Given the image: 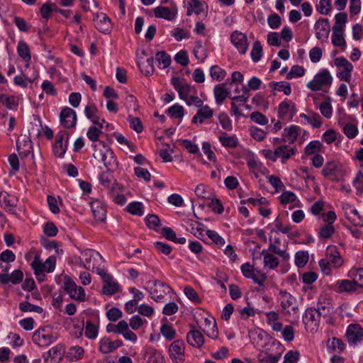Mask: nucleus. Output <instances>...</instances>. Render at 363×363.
I'll return each instance as SVG.
<instances>
[{"mask_svg": "<svg viewBox=\"0 0 363 363\" xmlns=\"http://www.w3.org/2000/svg\"><path fill=\"white\" fill-rule=\"evenodd\" d=\"M350 277L355 284L357 289L359 290L363 288V269H352L350 273Z\"/></svg>", "mask_w": 363, "mask_h": 363, "instance_id": "obj_51", "label": "nucleus"}, {"mask_svg": "<svg viewBox=\"0 0 363 363\" xmlns=\"http://www.w3.org/2000/svg\"><path fill=\"white\" fill-rule=\"evenodd\" d=\"M342 210L345 218L354 225L362 226L363 225V220L361 216L353 206L348 203H343L342 204Z\"/></svg>", "mask_w": 363, "mask_h": 363, "instance_id": "obj_19", "label": "nucleus"}, {"mask_svg": "<svg viewBox=\"0 0 363 363\" xmlns=\"http://www.w3.org/2000/svg\"><path fill=\"white\" fill-rule=\"evenodd\" d=\"M335 66L343 68V71L337 73V77L340 80L350 82L351 78V72L353 69L352 65L343 57H337L335 60Z\"/></svg>", "mask_w": 363, "mask_h": 363, "instance_id": "obj_22", "label": "nucleus"}, {"mask_svg": "<svg viewBox=\"0 0 363 363\" xmlns=\"http://www.w3.org/2000/svg\"><path fill=\"white\" fill-rule=\"evenodd\" d=\"M262 155L272 162L280 160L281 163L284 164L296 154V148L287 145L277 147L274 150L264 149L262 150Z\"/></svg>", "mask_w": 363, "mask_h": 363, "instance_id": "obj_4", "label": "nucleus"}, {"mask_svg": "<svg viewBox=\"0 0 363 363\" xmlns=\"http://www.w3.org/2000/svg\"><path fill=\"white\" fill-rule=\"evenodd\" d=\"M145 357L148 363H165L162 354L154 348L147 349L145 352Z\"/></svg>", "mask_w": 363, "mask_h": 363, "instance_id": "obj_39", "label": "nucleus"}, {"mask_svg": "<svg viewBox=\"0 0 363 363\" xmlns=\"http://www.w3.org/2000/svg\"><path fill=\"white\" fill-rule=\"evenodd\" d=\"M126 209L132 215L141 216L144 213L143 203L138 201L130 203L127 206Z\"/></svg>", "mask_w": 363, "mask_h": 363, "instance_id": "obj_59", "label": "nucleus"}, {"mask_svg": "<svg viewBox=\"0 0 363 363\" xmlns=\"http://www.w3.org/2000/svg\"><path fill=\"white\" fill-rule=\"evenodd\" d=\"M58 339V335L50 326H43L36 330L32 337L34 344L39 347H47Z\"/></svg>", "mask_w": 363, "mask_h": 363, "instance_id": "obj_5", "label": "nucleus"}, {"mask_svg": "<svg viewBox=\"0 0 363 363\" xmlns=\"http://www.w3.org/2000/svg\"><path fill=\"white\" fill-rule=\"evenodd\" d=\"M337 123L340 126L342 127V131L348 138L352 139L357 136L358 128L356 125L352 123H345L342 118H340Z\"/></svg>", "mask_w": 363, "mask_h": 363, "instance_id": "obj_36", "label": "nucleus"}, {"mask_svg": "<svg viewBox=\"0 0 363 363\" xmlns=\"http://www.w3.org/2000/svg\"><path fill=\"white\" fill-rule=\"evenodd\" d=\"M91 147L94 150L93 157L101 162L109 171H113L117 167V161L113 152L103 141H96L92 143Z\"/></svg>", "mask_w": 363, "mask_h": 363, "instance_id": "obj_1", "label": "nucleus"}, {"mask_svg": "<svg viewBox=\"0 0 363 363\" xmlns=\"http://www.w3.org/2000/svg\"><path fill=\"white\" fill-rule=\"evenodd\" d=\"M101 255L94 250L86 249L81 253V261L84 268L94 269L99 259H101Z\"/></svg>", "mask_w": 363, "mask_h": 363, "instance_id": "obj_18", "label": "nucleus"}, {"mask_svg": "<svg viewBox=\"0 0 363 363\" xmlns=\"http://www.w3.org/2000/svg\"><path fill=\"white\" fill-rule=\"evenodd\" d=\"M106 330L108 333H113L123 335L126 331L129 330V324L126 320H121L117 324L108 325Z\"/></svg>", "mask_w": 363, "mask_h": 363, "instance_id": "obj_41", "label": "nucleus"}, {"mask_svg": "<svg viewBox=\"0 0 363 363\" xmlns=\"http://www.w3.org/2000/svg\"><path fill=\"white\" fill-rule=\"evenodd\" d=\"M280 303L282 310L289 314H295L298 312L296 298L288 292H280Z\"/></svg>", "mask_w": 363, "mask_h": 363, "instance_id": "obj_15", "label": "nucleus"}, {"mask_svg": "<svg viewBox=\"0 0 363 363\" xmlns=\"http://www.w3.org/2000/svg\"><path fill=\"white\" fill-rule=\"evenodd\" d=\"M188 230L196 238H201L205 231L204 225L194 220H190L188 223Z\"/></svg>", "mask_w": 363, "mask_h": 363, "instance_id": "obj_52", "label": "nucleus"}, {"mask_svg": "<svg viewBox=\"0 0 363 363\" xmlns=\"http://www.w3.org/2000/svg\"><path fill=\"white\" fill-rule=\"evenodd\" d=\"M124 104L125 106L127 111L128 112H136L137 111H138L139 106L138 100L132 94H128L126 96Z\"/></svg>", "mask_w": 363, "mask_h": 363, "instance_id": "obj_57", "label": "nucleus"}, {"mask_svg": "<svg viewBox=\"0 0 363 363\" xmlns=\"http://www.w3.org/2000/svg\"><path fill=\"white\" fill-rule=\"evenodd\" d=\"M201 328L208 337L213 340L218 337L219 333L217 324L213 316L206 314L203 317V323H202Z\"/></svg>", "mask_w": 363, "mask_h": 363, "instance_id": "obj_21", "label": "nucleus"}, {"mask_svg": "<svg viewBox=\"0 0 363 363\" xmlns=\"http://www.w3.org/2000/svg\"><path fill=\"white\" fill-rule=\"evenodd\" d=\"M185 343L180 340L173 341L169 346L167 352L174 363H183L185 360Z\"/></svg>", "mask_w": 363, "mask_h": 363, "instance_id": "obj_8", "label": "nucleus"}, {"mask_svg": "<svg viewBox=\"0 0 363 363\" xmlns=\"http://www.w3.org/2000/svg\"><path fill=\"white\" fill-rule=\"evenodd\" d=\"M174 152L173 148L169 144H162L160 151V155L163 162H169L172 161V154Z\"/></svg>", "mask_w": 363, "mask_h": 363, "instance_id": "obj_60", "label": "nucleus"}, {"mask_svg": "<svg viewBox=\"0 0 363 363\" xmlns=\"http://www.w3.org/2000/svg\"><path fill=\"white\" fill-rule=\"evenodd\" d=\"M65 290L67 292L71 298L79 302L86 301L84 289L69 279L65 281Z\"/></svg>", "mask_w": 363, "mask_h": 363, "instance_id": "obj_14", "label": "nucleus"}, {"mask_svg": "<svg viewBox=\"0 0 363 363\" xmlns=\"http://www.w3.org/2000/svg\"><path fill=\"white\" fill-rule=\"evenodd\" d=\"M300 128L296 125H291L288 128H285L283 133V138L285 141L293 143L297 139Z\"/></svg>", "mask_w": 363, "mask_h": 363, "instance_id": "obj_47", "label": "nucleus"}, {"mask_svg": "<svg viewBox=\"0 0 363 363\" xmlns=\"http://www.w3.org/2000/svg\"><path fill=\"white\" fill-rule=\"evenodd\" d=\"M155 59L158 62L160 68H167L171 64V57L166 52L159 51L155 55Z\"/></svg>", "mask_w": 363, "mask_h": 363, "instance_id": "obj_54", "label": "nucleus"}, {"mask_svg": "<svg viewBox=\"0 0 363 363\" xmlns=\"http://www.w3.org/2000/svg\"><path fill=\"white\" fill-rule=\"evenodd\" d=\"M332 43L335 46H345L346 42L343 37V28H339L337 26H333Z\"/></svg>", "mask_w": 363, "mask_h": 363, "instance_id": "obj_43", "label": "nucleus"}, {"mask_svg": "<svg viewBox=\"0 0 363 363\" xmlns=\"http://www.w3.org/2000/svg\"><path fill=\"white\" fill-rule=\"evenodd\" d=\"M241 271L244 277L252 279L255 282L262 284L266 280L264 274L255 270L250 263H245L241 266Z\"/></svg>", "mask_w": 363, "mask_h": 363, "instance_id": "obj_23", "label": "nucleus"}, {"mask_svg": "<svg viewBox=\"0 0 363 363\" xmlns=\"http://www.w3.org/2000/svg\"><path fill=\"white\" fill-rule=\"evenodd\" d=\"M345 335L349 344L355 345L363 340V328L359 324H350Z\"/></svg>", "mask_w": 363, "mask_h": 363, "instance_id": "obj_17", "label": "nucleus"}, {"mask_svg": "<svg viewBox=\"0 0 363 363\" xmlns=\"http://www.w3.org/2000/svg\"><path fill=\"white\" fill-rule=\"evenodd\" d=\"M323 177L332 182L342 181L346 175V172L342 164L334 161H328L321 170Z\"/></svg>", "mask_w": 363, "mask_h": 363, "instance_id": "obj_6", "label": "nucleus"}, {"mask_svg": "<svg viewBox=\"0 0 363 363\" xmlns=\"http://www.w3.org/2000/svg\"><path fill=\"white\" fill-rule=\"evenodd\" d=\"M96 28L101 33H108L111 32V23L110 18L104 13H97L94 17Z\"/></svg>", "mask_w": 363, "mask_h": 363, "instance_id": "obj_26", "label": "nucleus"}, {"mask_svg": "<svg viewBox=\"0 0 363 363\" xmlns=\"http://www.w3.org/2000/svg\"><path fill=\"white\" fill-rule=\"evenodd\" d=\"M282 205L293 203L297 200L296 194L291 191H285L279 197Z\"/></svg>", "mask_w": 363, "mask_h": 363, "instance_id": "obj_64", "label": "nucleus"}, {"mask_svg": "<svg viewBox=\"0 0 363 363\" xmlns=\"http://www.w3.org/2000/svg\"><path fill=\"white\" fill-rule=\"evenodd\" d=\"M335 233V228L333 225L325 224L320 227L318 231V236L323 240H327L330 238Z\"/></svg>", "mask_w": 363, "mask_h": 363, "instance_id": "obj_61", "label": "nucleus"}, {"mask_svg": "<svg viewBox=\"0 0 363 363\" xmlns=\"http://www.w3.org/2000/svg\"><path fill=\"white\" fill-rule=\"evenodd\" d=\"M247 164L250 169L255 174L257 172H259L262 174L268 172V169L264 167L262 162L254 157L248 159Z\"/></svg>", "mask_w": 363, "mask_h": 363, "instance_id": "obj_53", "label": "nucleus"}, {"mask_svg": "<svg viewBox=\"0 0 363 363\" xmlns=\"http://www.w3.org/2000/svg\"><path fill=\"white\" fill-rule=\"evenodd\" d=\"M305 123L311 125L313 128H319L323 124V118L320 115H302Z\"/></svg>", "mask_w": 363, "mask_h": 363, "instance_id": "obj_58", "label": "nucleus"}, {"mask_svg": "<svg viewBox=\"0 0 363 363\" xmlns=\"http://www.w3.org/2000/svg\"><path fill=\"white\" fill-rule=\"evenodd\" d=\"M316 311L323 317H329L333 313L332 299L326 294L319 296Z\"/></svg>", "mask_w": 363, "mask_h": 363, "instance_id": "obj_16", "label": "nucleus"}, {"mask_svg": "<svg viewBox=\"0 0 363 363\" xmlns=\"http://www.w3.org/2000/svg\"><path fill=\"white\" fill-rule=\"evenodd\" d=\"M344 259L335 245H329L326 249L325 258L319 261L321 271L330 275L333 269H339L344 264Z\"/></svg>", "mask_w": 363, "mask_h": 363, "instance_id": "obj_2", "label": "nucleus"}, {"mask_svg": "<svg viewBox=\"0 0 363 363\" xmlns=\"http://www.w3.org/2000/svg\"><path fill=\"white\" fill-rule=\"evenodd\" d=\"M298 111L292 101H282L279 106V113H294Z\"/></svg>", "mask_w": 363, "mask_h": 363, "instance_id": "obj_56", "label": "nucleus"}, {"mask_svg": "<svg viewBox=\"0 0 363 363\" xmlns=\"http://www.w3.org/2000/svg\"><path fill=\"white\" fill-rule=\"evenodd\" d=\"M154 13L157 18L172 21L175 18L177 11L175 9L170 10L167 7L160 6L154 9Z\"/></svg>", "mask_w": 363, "mask_h": 363, "instance_id": "obj_35", "label": "nucleus"}, {"mask_svg": "<svg viewBox=\"0 0 363 363\" xmlns=\"http://www.w3.org/2000/svg\"><path fill=\"white\" fill-rule=\"evenodd\" d=\"M123 345V342L121 340L112 341L108 337H103L99 342V350L102 354H108L122 347Z\"/></svg>", "mask_w": 363, "mask_h": 363, "instance_id": "obj_24", "label": "nucleus"}, {"mask_svg": "<svg viewBox=\"0 0 363 363\" xmlns=\"http://www.w3.org/2000/svg\"><path fill=\"white\" fill-rule=\"evenodd\" d=\"M56 258L54 256H50L45 262H43L39 254H36L34 257L30 266L33 271H39L45 273H51L55 269Z\"/></svg>", "mask_w": 363, "mask_h": 363, "instance_id": "obj_9", "label": "nucleus"}, {"mask_svg": "<svg viewBox=\"0 0 363 363\" xmlns=\"http://www.w3.org/2000/svg\"><path fill=\"white\" fill-rule=\"evenodd\" d=\"M315 30L316 38L322 42L328 38L330 28L328 18H320L315 23Z\"/></svg>", "mask_w": 363, "mask_h": 363, "instance_id": "obj_25", "label": "nucleus"}, {"mask_svg": "<svg viewBox=\"0 0 363 363\" xmlns=\"http://www.w3.org/2000/svg\"><path fill=\"white\" fill-rule=\"evenodd\" d=\"M18 102L19 99L17 96L0 94V103L9 110L16 111L18 106Z\"/></svg>", "mask_w": 363, "mask_h": 363, "instance_id": "obj_40", "label": "nucleus"}, {"mask_svg": "<svg viewBox=\"0 0 363 363\" xmlns=\"http://www.w3.org/2000/svg\"><path fill=\"white\" fill-rule=\"evenodd\" d=\"M332 77L327 69H323L315 75L313 79L307 84V87L312 91H319L323 86L330 85Z\"/></svg>", "mask_w": 363, "mask_h": 363, "instance_id": "obj_12", "label": "nucleus"}, {"mask_svg": "<svg viewBox=\"0 0 363 363\" xmlns=\"http://www.w3.org/2000/svg\"><path fill=\"white\" fill-rule=\"evenodd\" d=\"M65 351V346L57 344L48 350V356H52V362L57 363L64 356Z\"/></svg>", "mask_w": 363, "mask_h": 363, "instance_id": "obj_46", "label": "nucleus"}, {"mask_svg": "<svg viewBox=\"0 0 363 363\" xmlns=\"http://www.w3.org/2000/svg\"><path fill=\"white\" fill-rule=\"evenodd\" d=\"M328 350L333 352H341L345 349V344L343 342L336 337H333L327 341Z\"/></svg>", "mask_w": 363, "mask_h": 363, "instance_id": "obj_50", "label": "nucleus"}, {"mask_svg": "<svg viewBox=\"0 0 363 363\" xmlns=\"http://www.w3.org/2000/svg\"><path fill=\"white\" fill-rule=\"evenodd\" d=\"M335 287L338 292H354L359 290L352 279L338 280L335 283Z\"/></svg>", "mask_w": 363, "mask_h": 363, "instance_id": "obj_37", "label": "nucleus"}, {"mask_svg": "<svg viewBox=\"0 0 363 363\" xmlns=\"http://www.w3.org/2000/svg\"><path fill=\"white\" fill-rule=\"evenodd\" d=\"M286 245L281 242L278 235H270L268 250L279 255L284 260L289 259V254L286 252Z\"/></svg>", "mask_w": 363, "mask_h": 363, "instance_id": "obj_13", "label": "nucleus"}, {"mask_svg": "<svg viewBox=\"0 0 363 363\" xmlns=\"http://www.w3.org/2000/svg\"><path fill=\"white\" fill-rule=\"evenodd\" d=\"M309 259V255L306 251H298L295 255V264L301 268L306 266Z\"/></svg>", "mask_w": 363, "mask_h": 363, "instance_id": "obj_63", "label": "nucleus"}, {"mask_svg": "<svg viewBox=\"0 0 363 363\" xmlns=\"http://www.w3.org/2000/svg\"><path fill=\"white\" fill-rule=\"evenodd\" d=\"M17 52L23 60L27 62L26 66L28 67V62L31 59L30 49L28 44L23 40L19 41L17 47Z\"/></svg>", "mask_w": 363, "mask_h": 363, "instance_id": "obj_48", "label": "nucleus"}, {"mask_svg": "<svg viewBox=\"0 0 363 363\" xmlns=\"http://www.w3.org/2000/svg\"><path fill=\"white\" fill-rule=\"evenodd\" d=\"M102 292L104 294L111 296L119 291V284L113 277H105Z\"/></svg>", "mask_w": 363, "mask_h": 363, "instance_id": "obj_31", "label": "nucleus"}, {"mask_svg": "<svg viewBox=\"0 0 363 363\" xmlns=\"http://www.w3.org/2000/svg\"><path fill=\"white\" fill-rule=\"evenodd\" d=\"M47 201L50 211L54 213L57 214L60 212V206L62 205V199L60 196L55 197L52 195L47 196Z\"/></svg>", "mask_w": 363, "mask_h": 363, "instance_id": "obj_44", "label": "nucleus"}, {"mask_svg": "<svg viewBox=\"0 0 363 363\" xmlns=\"http://www.w3.org/2000/svg\"><path fill=\"white\" fill-rule=\"evenodd\" d=\"M264 332L259 328H252L248 331V335L253 344L258 343L264 337Z\"/></svg>", "mask_w": 363, "mask_h": 363, "instance_id": "obj_62", "label": "nucleus"}, {"mask_svg": "<svg viewBox=\"0 0 363 363\" xmlns=\"http://www.w3.org/2000/svg\"><path fill=\"white\" fill-rule=\"evenodd\" d=\"M154 59L152 57H149L145 62L138 63L141 72L146 76L152 74L155 71Z\"/></svg>", "mask_w": 363, "mask_h": 363, "instance_id": "obj_55", "label": "nucleus"}, {"mask_svg": "<svg viewBox=\"0 0 363 363\" xmlns=\"http://www.w3.org/2000/svg\"><path fill=\"white\" fill-rule=\"evenodd\" d=\"M69 136V133L65 130H62L57 133L55 143L52 146V151L56 157H64L68 147Z\"/></svg>", "mask_w": 363, "mask_h": 363, "instance_id": "obj_11", "label": "nucleus"}, {"mask_svg": "<svg viewBox=\"0 0 363 363\" xmlns=\"http://www.w3.org/2000/svg\"><path fill=\"white\" fill-rule=\"evenodd\" d=\"M230 40L238 52L243 55L245 54L249 46L247 35L238 30H235L230 35Z\"/></svg>", "mask_w": 363, "mask_h": 363, "instance_id": "obj_20", "label": "nucleus"}, {"mask_svg": "<svg viewBox=\"0 0 363 363\" xmlns=\"http://www.w3.org/2000/svg\"><path fill=\"white\" fill-rule=\"evenodd\" d=\"M90 207L94 217L96 220L104 221L106 216V210L104 203L98 200L94 199L90 202Z\"/></svg>", "mask_w": 363, "mask_h": 363, "instance_id": "obj_28", "label": "nucleus"}, {"mask_svg": "<svg viewBox=\"0 0 363 363\" xmlns=\"http://www.w3.org/2000/svg\"><path fill=\"white\" fill-rule=\"evenodd\" d=\"M214 97L218 105H220L230 94L228 89L224 87V84H218L213 89Z\"/></svg>", "mask_w": 363, "mask_h": 363, "instance_id": "obj_33", "label": "nucleus"}, {"mask_svg": "<svg viewBox=\"0 0 363 363\" xmlns=\"http://www.w3.org/2000/svg\"><path fill=\"white\" fill-rule=\"evenodd\" d=\"M147 289L150 297L157 302L162 301L164 296L171 291L169 286L158 280L148 281Z\"/></svg>", "mask_w": 363, "mask_h": 363, "instance_id": "obj_7", "label": "nucleus"}, {"mask_svg": "<svg viewBox=\"0 0 363 363\" xmlns=\"http://www.w3.org/2000/svg\"><path fill=\"white\" fill-rule=\"evenodd\" d=\"M16 146L19 155L25 157L29 155L33 151L31 140L26 136L23 138L17 139Z\"/></svg>", "mask_w": 363, "mask_h": 363, "instance_id": "obj_32", "label": "nucleus"}, {"mask_svg": "<svg viewBox=\"0 0 363 363\" xmlns=\"http://www.w3.org/2000/svg\"><path fill=\"white\" fill-rule=\"evenodd\" d=\"M267 323L271 327L274 332L281 331L283 324L280 321L279 315L274 311L265 313Z\"/></svg>", "mask_w": 363, "mask_h": 363, "instance_id": "obj_30", "label": "nucleus"}, {"mask_svg": "<svg viewBox=\"0 0 363 363\" xmlns=\"http://www.w3.org/2000/svg\"><path fill=\"white\" fill-rule=\"evenodd\" d=\"M85 354V351L82 347L79 345L72 346L69 348L66 353V357L72 362L82 359Z\"/></svg>", "mask_w": 363, "mask_h": 363, "instance_id": "obj_38", "label": "nucleus"}, {"mask_svg": "<svg viewBox=\"0 0 363 363\" xmlns=\"http://www.w3.org/2000/svg\"><path fill=\"white\" fill-rule=\"evenodd\" d=\"M264 267L268 269H274L279 266L278 258L269 252H262Z\"/></svg>", "mask_w": 363, "mask_h": 363, "instance_id": "obj_42", "label": "nucleus"}, {"mask_svg": "<svg viewBox=\"0 0 363 363\" xmlns=\"http://www.w3.org/2000/svg\"><path fill=\"white\" fill-rule=\"evenodd\" d=\"M87 116L92 123V125L87 130V138L92 142V143H95L96 141H101L99 140V137L103 133V130H112L113 126L99 115Z\"/></svg>", "mask_w": 363, "mask_h": 363, "instance_id": "obj_3", "label": "nucleus"}, {"mask_svg": "<svg viewBox=\"0 0 363 363\" xmlns=\"http://www.w3.org/2000/svg\"><path fill=\"white\" fill-rule=\"evenodd\" d=\"M205 6L204 1H200L199 0L196 1H191L189 2V6L187 8V16H191L193 13L199 15L203 12V9Z\"/></svg>", "mask_w": 363, "mask_h": 363, "instance_id": "obj_49", "label": "nucleus"}, {"mask_svg": "<svg viewBox=\"0 0 363 363\" xmlns=\"http://www.w3.org/2000/svg\"><path fill=\"white\" fill-rule=\"evenodd\" d=\"M321 315L315 308H308L303 316V323L306 329L311 333L318 330Z\"/></svg>", "mask_w": 363, "mask_h": 363, "instance_id": "obj_10", "label": "nucleus"}, {"mask_svg": "<svg viewBox=\"0 0 363 363\" xmlns=\"http://www.w3.org/2000/svg\"><path fill=\"white\" fill-rule=\"evenodd\" d=\"M187 342L196 348H201L204 344V337L198 330H191L186 335Z\"/></svg>", "mask_w": 363, "mask_h": 363, "instance_id": "obj_29", "label": "nucleus"}, {"mask_svg": "<svg viewBox=\"0 0 363 363\" xmlns=\"http://www.w3.org/2000/svg\"><path fill=\"white\" fill-rule=\"evenodd\" d=\"M17 202L18 199L14 195L9 194L6 191L0 193V204L9 211H11L16 206Z\"/></svg>", "mask_w": 363, "mask_h": 363, "instance_id": "obj_34", "label": "nucleus"}, {"mask_svg": "<svg viewBox=\"0 0 363 363\" xmlns=\"http://www.w3.org/2000/svg\"><path fill=\"white\" fill-rule=\"evenodd\" d=\"M78 335L77 337H80L82 335L83 331H84V335L89 340H95L99 335V325L94 323L91 320H87L84 328L77 327Z\"/></svg>", "mask_w": 363, "mask_h": 363, "instance_id": "obj_27", "label": "nucleus"}, {"mask_svg": "<svg viewBox=\"0 0 363 363\" xmlns=\"http://www.w3.org/2000/svg\"><path fill=\"white\" fill-rule=\"evenodd\" d=\"M323 149V144L319 140L311 141L304 148L306 155H315L322 152Z\"/></svg>", "mask_w": 363, "mask_h": 363, "instance_id": "obj_45", "label": "nucleus"}]
</instances>
